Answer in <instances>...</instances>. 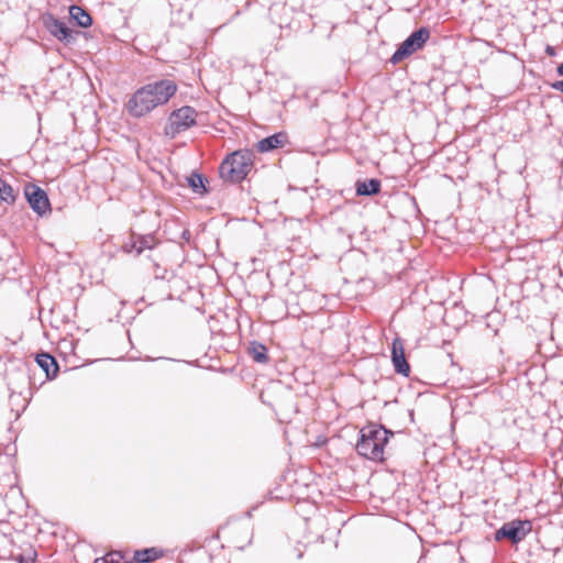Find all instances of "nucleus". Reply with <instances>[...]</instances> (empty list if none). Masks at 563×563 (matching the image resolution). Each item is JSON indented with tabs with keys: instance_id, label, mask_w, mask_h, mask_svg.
Wrapping results in <instances>:
<instances>
[{
	"instance_id": "1",
	"label": "nucleus",
	"mask_w": 563,
	"mask_h": 563,
	"mask_svg": "<svg viewBox=\"0 0 563 563\" xmlns=\"http://www.w3.org/2000/svg\"><path fill=\"white\" fill-rule=\"evenodd\" d=\"M177 85L170 79H161L139 88L128 101V111L135 118H141L165 104L176 93Z\"/></svg>"
},
{
	"instance_id": "2",
	"label": "nucleus",
	"mask_w": 563,
	"mask_h": 563,
	"mask_svg": "<svg viewBox=\"0 0 563 563\" xmlns=\"http://www.w3.org/2000/svg\"><path fill=\"white\" fill-rule=\"evenodd\" d=\"M389 435H393V432L383 426L368 424L362 428L356 443L357 453L372 461H383L384 448Z\"/></svg>"
},
{
	"instance_id": "3",
	"label": "nucleus",
	"mask_w": 563,
	"mask_h": 563,
	"mask_svg": "<svg viewBox=\"0 0 563 563\" xmlns=\"http://www.w3.org/2000/svg\"><path fill=\"white\" fill-rule=\"evenodd\" d=\"M255 154L252 150H238L229 154L220 164V177L224 181L239 184L244 180L254 166Z\"/></svg>"
},
{
	"instance_id": "4",
	"label": "nucleus",
	"mask_w": 563,
	"mask_h": 563,
	"mask_svg": "<svg viewBox=\"0 0 563 563\" xmlns=\"http://www.w3.org/2000/svg\"><path fill=\"white\" fill-rule=\"evenodd\" d=\"M197 115L198 112L190 106H184L174 110L168 118L167 124L165 125V135L174 139L177 134L187 131L196 124Z\"/></svg>"
},
{
	"instance_id": "5",
	"label": "nucleus",
	"mask_w": 563,
	"mask_h": 563,
	"mask_svg": "<svg viewBox=\"0 0 563 563\" xmlns=\"http://www.w3.org/2000/svg\"><path fill=\"white\" fill-rule=\"evenodd\" d=\"M430 37V30L421 26L413 31L394 52L390 63L396 65L409 57L411 54L421 49Z\"/></svg>"
},
{
	"instance_id": "6",
	"label": "nucleus",
	"mask_w": 563,
	"mask_h": 563,
	"mask_svg": "<svg viewBox=\"0 0 563 563\" xmlns=\"http://www.w3.org/2000/svg\"><path fill=\"white\" fill-rule=\"evenodd\" d=\"M531 530L532 523L530 520L515 519L505 522L498 530H496L495 540L501 541L507 539L511 543L517 544L522 541Z\"/></svg>"
},
{
	"instance_id": "7",
	"label": "nucleus",
	"mask_w": 563,
	"mask_h": 563,
	"mask_svg": "<svg viewBox=\"0 0 563 563\" xmlns=\"http://www.w3.org/2000/svg\"><path fill=\"white\" fill-rule=\"evenodd\" d=\"M42 23L52 36L66 45L74 43L75 36L73 30L62 20L52 13L42 15Z\"/></svg>"
},
{
	"instance_id": "8",
	"label": "nucleus",
	"mask_w": 563,
	"mask_h": 563,
	"mask_svg": "<svg viewBox=\"0 0 563 563\" xmlns=\"http://www.w3.org/2000/svg\"><path fill=\"white\" fill-rule=\"evenodd\" d=\"M24 196L34 212L44 216L51 211V203L44 189L35 184H27L24 187Z\"/></svg>"
},
{
	"instance_id": "9",
	"label": "nucleus",
	"mask_w": 563,
	"mask_h": 563,
	"mask_svg": "<svg viewBox=\"0 0 563 563\" xmlns=\"http://www.w3.org/2000/svg\"><path fill=\"white\" fill-rule=\"evenodd\" d=\"M391 362L397 374L409 375L410 365L406 360L404 344L399 338H396L391 344Z\"/></svg>"
},
{
	"instance_id": "10",
	"label": "nucleus",
	"mask_w": 563,
	"mask_h": 563,
	"mask_svg": "<svg viewBox=\"0 0 563 563\" xmlns=\"http://www.w3.org/2000/svg\"><path fill=\"white\" fill-rule=\"evenodd\" d=\"M288 142V135L286 132H277L263 140L258 141L257 150L261 153H267L273 150L283 147Z\"/></svg>"
},
{
	"instance_id": "11",
	"label": "nucleus",
	"mask_w": 563,
	"mask_h": 563,
	"mask_svg": "<svg viewBox=\"0 0 563 563\" xmlns=\"http://www.w3.org/2000/svg\"><path fill=\"white\" fill-rule=\"evenodd\" d=\"M35 361L37 365L45 372L48 379L56 377L59 371V366L53 355L46 352H42L36 355Z\"/></svg>"
},
{
	"instance_id": "12",
	"label": "nucleus",
	"mask_w": 563,
	"mask_h": 563,
	"mask_svg": "<svg viewBox=\"0 0 563 563\" xmlns=\"http://www.w3.org/2000/svg\"><path fill=\"white\" fill-rule=\"evenodd\" d=\"M382 183L377 178L357 180L355 190L357 196H373L379 192Z\"/></svg>"
},
{
	"instance_id": "13",
	"label": "nucleus",
	"mask_w": 563,
	"mask_h": 563,
	"mask_svg": "<svg viewBox=\"0 0 563 563\" xmlns=\"http://www.w3.org/2000/svg\"><path fill=\"white\" fill-rule=\"evenodd\" d=\"M70 19L80 27H88L92 24V18L89 12L79 5H70Z\"/></svg>"
},
{
	"instance_id": "14",
	"label": "nucleus",
	"mask_w": 563,
	"mask_h": 563,
	"mask_svg": "<svg viewBox=\"0 0 563 563\" xmlns=\"http://www.w3.org/2000/svg\"><path fill=\"white\" fill-rule=\"evenodd\" d=\"M161 556H163L162 550L157 548H145L142 550H136L134 552L133 559L137 563H151Z\"/></svg>"
},
{
	"instance_id": "15",
	"label": "nucleus",
	"mask_w": 563,
	"mask_h": 563,
	"mask_svg": "<svg viewBox=\"0 0 563 563\" xmlns=\"http://www.w3.org/2000/svg\"><path fill=\"white\" fill-rule=\"evenodd\" d=\"M207 181H208L207 178L202 174H199L196 172H192L187 177L188 186L191 188V190L195 194H198L200 196H203L208 192V189L206 187Z\"/></svg>"
},
{
	"instance_id": "16",
	"label": "nucleus",
	"mask_w": 563,
	"mask_h": 563,
	"mask_svg": "<svg viewBox=\"0 0 563 563\" xmlns=\"http://www.w3.org/2000/svg\"><path fill=\"white\" fill-rule=\"evenodd\" d=\"M136 238V255L142 254L145 250H153L157 245V240L153 234H135Z\"/></svg>"
},
{
	"instance_id": "17",
	"label": "nucleus",
	"mask_w": 563,
	"mask_h": 563,
	"mask_svg": "<svg viewBox=\"0 0 563 563\" xmlns=\"http://www.w3.org/2000/svg\"><path fill=\"white\" fill-rule=\"evenodd\" d=\"M250 355L252 356L253 361L256 363H267L268 356H267V347L256 341H253L250 346Z\"/></svg>"
},
{
	"instance_id": "18",
	"label": "nucleus",
	"mask_w": 563,
	"mask_h": 563,
	"mask_svg": "<svg viewBox=\"0 0 563 563\" xmlns=\"http://www.w3.org/2000/svg\"><path fill=\"white\" fill-rule=\"evenodd\" d=\"M0 199L7 203L15 201V194L12 186L0 177Z\"/></svg>"
},
{
	"instance_id": "19",
	"label": "nucleus",
	"mask_w": 563,
	"mask_h": 563,
	"mask_svg": "<svg viewBox=\"0 0 563 563\" xmlns=\"http://www.w3.org/2000/svg\"><path fill=\"white\" fill-rule=\"evenodd\" d=\"M278 10L286 11L288 9H287V7L285 4H274V5H272L269 8V13H271V16L273 19V22L277 23L280 27H284L285 25L288 26L289 22L287 20H284V19H280L278 21L275 20V13Z\"/></svg>"
},
{
	"instance_id": "20",
	"label": "nucleus",
	"mask_w": 563,
	"mask_h": 563,
	"mask_svg": "<svg viewBox=\"0 0 563 563\" xmlns=\"http://www.w3.org/2000/svg\"><path fill=\"white\" fill-rule=\"evenodd\" d=\"M121 561L122 556L119 552H111L103 558L95 560V563H120Z\"/></svg>"
},
{
	"instance_id": "21",
	"label": "nucleus",
	"mask_w": 563,
	"mask_h": 563,
	"mask_svg": "<svg viewBox=\"0 0 563 563\" xmlns=\"http://www.w3.org/2000/svg\"><path fill=\"white\" fill-rule=\"evenodd\" d=\"M122 249L126 253L136 252V238L134 233L131 235V240L123 244Z\"/></svg>"
},
{
	"instance_id": "22",
	"label": "nucleus",
	"mask_w": 563,
	"mask_h": 563,
	"mask_svg": "<svg viewBox=\"0 0 563 563\" xmlns=\"http://www.w3.org/2000/svg\"><path fill=\"white\" fill-rule=\"evenodd\" d=\"M15 560L19 562V563H34V558L33 556H24L22 554L18 555L15 558Z\"/></svg>"
},
{
	"instance_id": "23",
	"label": "nucleus",
	"mask_w": 563,
	"mask_h": 563,
	"mask_svg": "<svg viewBox=\"0 0 563 563\" xmlns=\"http://www.w3.org/2000/svg\"><path fill=\"white\" fill-rule=\"evenodd\" d=\"M551 87L556 91L563 92V79L551 84Z\"/></svg>"
},
{
	"instance_id": "24",
	"label": "nucleus",
	"mask_w": 563,
	"mask_h": 563,
	"mask_svg": "<svg viewBox=\"0 0 563 563\" xmlns=\"http://www.w3.org/2000/svg\"><path fill=\"white\" fill-rule=\"evenodd\" d=\"M545 53L549 56H555L556 55L555 48L553 46H551V45H547Z\"/></svg>"
},
{
	"instance_id": "25",
	"label": "nucleus",
	"mask_w": 563,
	"mask_h": 563,
	"mask_svg": "<svg viewBox=\"0 0 563 563\" xmlns=\"http://www.w3.org/2000/svg\"><path fill=\"white\" fill-rule=\"evenodd\" d=\"M556 73L559 76L563 77V63H561L558 67H556Z\"/></svg>"
}]
</instances>
